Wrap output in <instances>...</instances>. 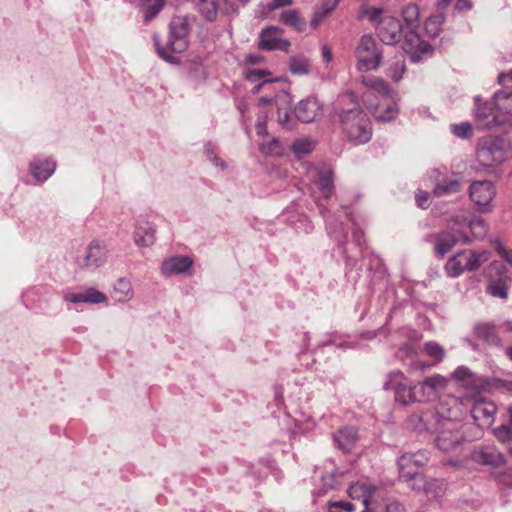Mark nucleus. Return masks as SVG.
Returning <instances> with one entry per match:
<instances>
[{
  "instance_id": "37998d69",
  "label": "nucleus",
  "mask_w": 512,
  "mask_h": 512,
  "mask_svg": "<svg viewBox=\"0 0 512 512\" xmlns=\"http://www.w3.org/2000/svg\"><path fill=\"white\" fill-rule=\"evenodd\" d=\"M399 477H411L413 472H417L413 465L412 453H404L398 459Z\"/></svg>"
},
{
  "instance_id": "4d7b16f0",
  "label": "nucleus",
  "mask_w": 512,
  "mask_h": 512,
  "mask_svg": "<svg viewBox=\"0 0 512 512\" xmlns=\"http://www.w3.org/2000/svg\"><path fill=\"white\" fill-rule=\"evenodd\" d=\"M270 73L261 69H252L246 73V79L250 82H257L262 80L265 76Z\"/></svg>"
},
{
  "instance_id": "864d4df0",
  "label": "nucleus",
  "mask_w": 512,
  "mask_h": 512,
  "mask_svg": "<svg viewBox=\"0 0 512 512\" xmlns=\"http://www.w3.org/2000/svg\"><path fill=\"white\" fill-rule=\"evenodd\" d=\"M340 476L337 470L332 471L330 474L322 476L321 481L323 483V486L325 488V491L334 489L338 485L337 478Z\"/></svg>"
},
{
  "instance_id": "9b49d317",
  "label": "nucleus",
  "mask_w": 512,
  "mask_h": 512,
  "mask_svg": "<svg viewBox=\"0 0 512 512\" xmlns=\"http://www.w3.org/2000/svg\"><path fill=\"white\" fill-rule=\"evenodd\" d=\"M402 17L406 24L405 41L410 49L417 46H422L421 50L424 52L428 48V44L420 41L417 29L420 25L419 8L416 4L411 3L404 7Z\"/></svg>"
},
{
  "instance_id": "473e14b6",
  "label": "nucleus",
  "mask_w": 512,
  "mask_h": 512,
  "mask_svg": "<svg viewBox=\"0 0 512 512\" xmlns=\"http://www.w3.org/2000/svg\"><path fill=\"white\" fill-rule=\"evenodd\" d=\"M317 185L322 192L323 196L327 199L332 195L334 187L333 171L329 167H323L318 170Z\"/></svg>"
},
{
  "instance_id": "338daca9",
  "label": "nucleus",
  "mask_w": 512,
  "mask_h": 512,
  "mask_svg": "<svg viewBox=\"0 0 512 512\" xmlns=\"http://www.w3.org/2000/svg\"><path fill=\"white\" fill-rule=\"evenodd\" d=\"M353 241L359 248H362L364 244V233L359 229H355L353 231Z\"/></svg>"
},
{
  "instance_id": "423d86ee",
  "label": "nucleus",
  "mask_w": 512,
  "mask_h": 512,
  "mask_svg": "<svg viewBox=\"0 0 512 512\" xmlns=\"http://www.w3.org/2000/svg\"><path fill=\"white\" fill-rule=\"evenodd\" d=\"M473 116L477 126L481 129H494L501 127L494 95L491 99L484 100L481 96L474 97Z\"/></svg>"
},
{
  "instance_id": "a18cd8bd",
  "label": "nucleus",
  "mask_w": 512,
  "mask_h": 512,
  "mask_svg": "<svg viewBox=\"0 0 512 512\" xmlns=\"http://www.w3.org/2000/svg\"><path fill=\"white\" fill-rule=\"evenodd\" d=\"M424 351L429 357L437 360L438 362L442 361L445 357L444 348L434 341L426 342L424 344Z\"/></svg>"
},
{
  "instance_id": "a211bd4d",
  "label": "nucleus",
  "mask_w": 512,
  "mask_h": 512,
  "mask_svg": "<svg viewBox=\"0 0 512 512\" xmlns=\"http://www.w3.org/2000/svg\"><path fill=\"white\" fill-rule=\"evenodd\" d=\"M295 118L303 123H311L322 114V104L315 96H309L297 103L293 109Z\"/></svg>"
},
{
  "instance_id": "5701e85b",
  "label": "nucleus",
  "mask_w": 512,
  "mask_h": 512,
  "mask_svg": "<svg viewBox=\"0 0 512 512\" xmlns=\"http://www.w3.org/2000/svg\"><path fill=\"white\" fill-rule=\"evenodd\" d=\"M495 194V187L489 180L476 181L470 186V198L478 206H488Z\"/></svg>"
},
{
  "instance_id": "72a5a7b5",
  "label": "nucleus",
  "mask_w": 512,
  "mask_h": 512,
  "mask_svg": "<svg viewBox=\"0 0 512 512\" xmlns=\"http://www.w3.org/2000/svg\"><path fill=\"white\" fill-rule=\"evenodd\" d=\"M462 190L461 182L454 179H443L436 183L433 193L437 197L458 193Z\"/></svg>"
},
{
  "instance_id": "e433bc0d",
  "label": "nucleus",
  "mask_w": 512,
  "mask_h": 512,
  "mask_svg": "<svg viewBox=\"0 0 512 512\" xmlns=\"http://www.w3.org/2000/svg\"><path fill=\"white\" fill-rule=\"evenodd\" d=\"M133 297L132 285L129 280L120 278L114 285L113 298L118 302H126Z\"/></svg>"
},
{
  "instance_id": "2eb2a0df",
  "label": "nucleus",
  "mask_w": 512,
  "mask_h": 512,
  "mask_svg": "<svg viewBox=\"0 0 512 512\" xmlns=\"http://www.w3.org/2000/svg\"><path fill=\"white\" fill-rule=\"evenodd\" d=\"M496 411L497 407L492 401L478 398L472 404L471 415L476 425L483 429L492 426L495 421Z\"/></svg>"
},
{
  "instance_id": "58836bf2",
  "label": "nucleus",
  "mask_w": 512,
  "mask_h": 512,
  "mask_svg": "<svg viewBox=\"0 0 512 512\" xmlns=\"http://www.w3.org/2000/svg\"><path fill=\"white\" fill-rule=\"evenodd\" d=\"M444 10L438 8V13L431 15L425 22V31L428 36L437 37L441 31V25L445 21Z\"/></svg>"
},
{
  "instance_id": "f3484780",
  "label": "nucleus",
  "mask_w": 512,
  "mask_h": 512,
  "mask_svg": "<svg viewBox=\"0 0 512 512\" xmlns=\"http://www.w3.org/2000/svg\"><path fill=\"white\" fill-rule=\"evenodd\" d=\"M198 11L207 21H215L219 12L224 14L236 13V6L229 0H198Z\"/></svg>"
},
{
  "instance_id": "f704fd0d",
  "label": "nucleus",
  "mask_w": 512,
  "mask_h": 512,
  "mask_svg": "<svg viewBox=\"0 0 512 512\" xmlns=\"http://www.w3.org/2000/svg\"><path fill=\"white\" fill-rule=\"evenodd\" d=\"M361 83L384 97H390L392 89L384 80L374 76H362Z\"/></svg>"
},
{
  "instance_id": "393cba45",
  "label": "nucleus",
  "mask_w": 512,
  "mask_h": 512,
  "mask_svg": "<svg viewBox=\"0 0 512 512\" xmlns=\"http://www.w3.org/2000/svg\"><path fill=\"white\" fill-rule=\"evenodd\" d=\"M493 95L501 125H512V91L499 90Z\"/></svg>"
},
{
  "instance_id": "c03bdc74",
  "label": "nucleus",
  "mask_w": 512,
  "mask_h": 512,
  "mask_svg": "<svg viewBox=\"0 0 512 512\" xmlns=\"http://www.w3.org/2000/svg\"><path fill=\"white\" fill-rule=\"evenodd\" d=\"M405 71V61L399 58L389 65L387 74L393 81L398 82L402 79Z\"/></svg>"
},
{
  "instance_id": "052dcab7",
  "label": "nucleus",
  "mask_w": 512,
  "mask_h": 512,
  "mask_svg": "<svg viewBox=\"0 0 512 512\" xmlns=\"http://www.w3.org/2000/svg\"><path fill=\"white\" fill-rule=\"evenodd\" d=\"M292 4V0H271L267 4V9L269 11H273L282 7L290 6Z\"/></svg>"
},
{
  "instance_id": "0e129e2a",
  "label": "nucleus",
  "mask_w": 512,
  "mask_h": 512,
  "mask_svg": "<svg viewBox=\"0 0 512 512\" xmlns=\"http://www.w3.org/2000/svg\"><path fill=\"white\" fill-rule=\"evenodd\" d=\"M273 83H274V80L264 79L259 84H256L252 88V93L258 94L261 91V89L271 87L273 85Z\"/></svg>"
},
{
  "instance_id": "aec40b11",
  "label": "nucleus",
  "mask_w": 512,
  "mask_h": 512,
  "mask_svg": "<svg viewBox=\"0 0 512 512\" xmlns=\"http://www.w3.org/2000/svg\"><path fill=\"white\" fill-rule=\"evenodd\" d=\"M473 336L490 347L503 348V339L493 322H478L473 326Z\"/></svg>"
},
{
  "instance_id": "3c124183",
  "label": "nucleus",
  "mask_w": 512,
  "mask_h": 512,
  "mask_svg": "<svg viewBox=\"0 0 512 512\" xmlns=\"http://www.w3.org/2000/svg\"><path fill=\"white\" fill-rule=\"evenodd\" d=\"M312 149V144L306 139H298L292 144V151L300 156L308 154Z\"/></svg>"
},
{
  "instance_id": "13d9d810",
  "label": "nucleus",
  "mask_w": 512,
  "mask_h": 512,
  "mask_svg": "<svg viewBox=\"0 0 512 512\" xmlns=\"http://www.w3.org/2000/svg\"><path fill=\"white\" fill-rule=\"evenodd\" d=\"M338 4L335 1L330 2L329 0H324L319 10L320 19H324L327 15H329Z\"/></svg>"
},
{
  "instance_id": "79ce46f5",
  "label": "nucleus",
  "mask_w": 512,
  "mask_h": 512,
  "mask_svg": "<svg viewBox=\"0 0 512 512\" xmlns=\"http://www.w3.org/2000/svg\"><path fill=\"white\" fill-rule=\"evenodd\" d=\"M319 209L321 211L322 216L325 219L328 233L330 235H332L337 240L339 245H342L346 241L347 233L345 231H342L341 233H337L335 230V225H334L333 219L329 215L328 209L322 205H319Z\"/></svg>"
},
{
  "instance_id": "7ed1b4c3",
  "label": "nucleus",
  "mask_w": 512,
  "mask_h": 512,
  "mask_svg": "<svg viewBox=\"0 0 512 512\" xmlns=\"http://www.w3.org/2000/svg\"><path fill=\"white\" fill-rule=\"evenodd\" d=\"M491 257L488 250H462L451 256L445 264V271L449 277H459L464 272L478 270Z\"/></svg>"
},
{
  "instance_id": "c85d7f7f",
  "label": "nucleus",
  "mask_w": 512,
  "mask_h": 512,
  "mask_svg": "<svg viewBox=\"0 0 512 512\" xmlns=\"http://www.w3.org/2000/svg\"><path fill=\"white\" fill-rule=\"evenodd\" d=\"M333 439L339 449L349 452L358 441V432L354 427H344L334 434Z\"/></svg>"
},
{
  "instance_id": "1a4fd4ad",
  "label": "nucleus",
  "mask_w": 512,
  "mask_h": 512,
  "mask_svg": "<svg viewBox=\"0 0 512 512\" xmlns=\"http://www.w3.org/2000/svg\"><path fill=\"white\" fill-rule=\"evenodd\" d=\"M435 420H438L439 425H448L447 422L456 423L463 416V403L458 397L449 396L431 408Z\"/></svg>"
},
{
  "instance_id": "ddd939ff",
  "label": "nucleus",
  "mask_w": 512,
  "mask_h": 512,
  "mask_svg": "<svg viewBox=\"0 0 512 512\" xmlns=\"http://www.w3.org/2000/svg\"><path fill=\"white\" fill-rule=\"evenodd\" d=\"M448 379L440 374L427 376L417 384L420 402L435 400L448 387Z\"/></svg>"
},
{
  "instance_id": "4be33fe9",
  "label": "nucleus",
  "mask_w": 512,
  "mask_h": 512,
  "mask_svg": "<svg viewBox=\"0 0 512 512\" xmlns=\"http://www.w3.org/2000/svg\"><path fill=\"white\" fill-rule=\"evenodd\" d=\"M451 377L456 383L471 390L482 389L486 384V381L482 376L476 374L464 365L458 366L452 372Z\"/></svg>"
},
{
  "instance_id": "dca6fc26",
  "label": "nucleus",
  "mask_w": 512,
  "mask_h": 512,
  "mask_svg": "<svg viewBox=\"0 0 512 512\" xmlns=\"http://www.w3.org/2000/svg\"><path fill=\"white\" fill-rule=\"evenodd\" d=\"M283 30L277 26L264 28L260 33L259 48L265 51L280 50L287 52L291 46L287 39L281 37Z\"/></svg>"
},
{
  "instance_id": "774afa93",
  "label": "nucleus",
  "mask_w": 512,
  "mask_h": 512,
  "mask_svg": "<svg viewBox=\"0 0 512 512\" xmlns=\"http://www.w3.org/2000/svg\"><path fill=\"white\" fill-rule=\"evenodd\" d=\"M386 512H404V507L399 502H391L386 506Z\"/></svg>"
},
{
  "instance_id": "bb28decb",
  "label": "nucleus",
  "mask_w": 512,
  "mask_h": 512,
  "mask_svg": "<svg viewBox=\"0 0 512 512\" xmlns=\"http://www.w3.org/2000/svg\"><path fill=\"white\" fill-rule=\"evenodd\" d=\"M376 489L377 487L368 480H360L351 484L347 491L352 499H360L362 501V504L365 506V510L362 512H370L368 510L369 501L376 492Z\"/></svg>"
},
{
  "instance_id": "e2e57ef3",
  "label": "nucleus",
  "mask_w": 512,
  "mask_h": 512,
  "mask_svg": "<svg viewBox=\"0 0 512 512\" xmlns=\"http://www.w3.org/2000/svg\"><path fill=\"white\" fill-rule=\"evenodd\" d=\"M491 244L493 245L494 249L497 251V253L500 256L507 255V249L503 246V244L499 238L492 239Z\"/></svg>"
},
{
  "instance_id": "39448f33",
  "label": "nucleus",
  "mask_w": 512,
  "mask_h": 512,
  "mask_svg": "<svg viewBox=\"0 0 512 512\" xmlns=\"http://www.w3.org/2000/svg\"><path fill=\"white\" fill-rule=\"evenodd\" d=\"M358 71L377 69L382 61V50L371 34L361 36L355 49Z\"/></svg>"
},
{
  "instance_id": "2f4dec72",
  "label": "nucleus",
  "mask_w": 512,
  "mask_h": 512,
  "mask_svg": "<svg viewBox=\"0 0 512 512\" xmlns=\"http://www.w3.org/2000/svg\"><path fill=\"white\" fill-rule=\"evenodd\" d=\"M134 242L140 247H149L155 242V230L149 223L139 224L134 231Z\"/></svg>"
},
{
  "instance_id": "bf43d9fd",
  "label": "nucleus",
  "mask_w": 512,
  "mask_h": 512,
  "mask_svg": "<svg viewBox=\"0 0 512 512\" xmlns=\"http://www.w3.org/2000/svg\"><path fill=\"white\" fill-rule=\"evenodd\" d=\"M328 504L329 507H334L337 510L342 509L346 512H353L355 510V506L348 501H331Z\"/></svg>"
},
{
  "instance_id": "ea45409f",
  "label": "nucleus",
  "mask_w": 512,
  "mask_h": 512,
  "mask_svg": "<svg viewBox=\"0 0 512 512\" xmlns=\"http://www.w3.org/2000/svg\"><path fill=\"white\" fill-rule=\"evenodd\" d=\"M374 117L380 121H391L398 115V109L394 103H382L375 107Z\"/></svg>"
},
{
  "instance_id": "20e7f679",
  "label": "nucleus",
  "mask_w": 512,
  "mask_h": 512,
  "mask_svg": "<svg viewBox=\"0 0 512 512\" xmlns=\"http://www.w3.org/2000/svg\"><path fill=\"white\" fill-rule=\"evenodd\" d=\"M510 150L511 142L506 137L487 136L479 143L476 156L481 165L491 167L506 160Z\"/></svg>"
},
{
  "instance_id": "b1692460",
  "label": "nucleus",
  "mask_w": 512,
  "mask_h": 512,
  "mask_svg": "<svg viewBox=\"0 0 512 512\" xmlns=\"http://www.w3.org/2000/svg\"><path fill=\"white\" fill-rule=\"evenodd\" d=\"M438 420H435L431 408L413 413L407 420L409 428L418 432H430L437 430Z\"/></svg>"
},
{
  "instance_id": "680f3d73",
  "label": "nucleus",
  "mask_w": 512,
  "mask_h": 512,
  "mask_svg": "<svg viewBox=\"0 0 512 512\" xmlns=\"http://www.w3.org/2000/svg\"><path fill=\"white\" fill-rule=\"evenodd\" d=\"M429 202V194L427 192H419L416 195V203L420 208H427Z\"/></svg>"
},
{
  "instance_id": "f257e3e1",
  "label": "nucleus",
  "mask_w": 512,
  "mask_h": 512,
  "mask_svg": "<svg viewBox=\"0 0 512 512\" xmlns=\"http://www.w3.org/2000/svg\"><path fill=\"white\" fill-rule=\"evenodd\" d=\"M188 22L183 17H175L170 22V34L165 45L160 43L159 36L153 35L157 54L166 62L176 64L178 59L173 54H180L188 47Z\"/></svg>"
},
{
  "instance_id": "49530a36",
  "label": "nucleus",
  "mask_w": 512,
  "mask_h": 512,
  "mask_svg": "<svg viewBox=\"0 0 512 512\" xmlns=\"http://www.w3.org/2000/svg\"><path fill=\"white\" fill-rule=\"evenodd\" d=\"M450 128L451 132L458 138L468 139L472 136V126L469 122L452 124Z\"/></svg>"
},
{
  "instance_id": "cd10ccee",
  "label": "nucleus",
  "mask_w": 512,
  "mask_h": 512,
  "mask_svg": "<svg viewBox=\"0 0 512 512\" xmlns=\"http://www.w3.org/2000/svg\"><path fill=\"white\" fill-rule=\"evenodd\" d=\"M64 300L70 303H88V304H100L107 300L104 293L98 291L95 288L86 289L83 292L78 293H67L64 295Z\"/></svg>"
},
{
  "instance_id": "de8ad7c7",
  "label": "nucleus",
  "mask_w": 512,
  "mask_h": 512,
  "mask_svg": "<svg viewBox=\"0 0 512 512\" xmlns=\"http://www.w3.org/2000/svg\"><path fill=\"white\" fill-rule=\"evenodd\" d=\"M204 152L209 161H211L215 166L221 167L222 169L226 168V163L223 162L215 153V146L212 142H207L204 146Z\"/></svg>"
},
{
  "instance_id": "603ef678",
  "label": "nucleus",
  "mask_w": 512,
  "mask_h": 512,
  "mask_svg": "<svg viewBox=\"0 0 512 512\" xmlns=\"http://www.w3.org/2000/svg\"><path fill=\"white\" fill-rule=\"evenodd\" d=\"M166 0H156L153 5H149L144 13V21L149 22L152 20L163 8Z\"/></svg>"
},
{
  "instance_id": "f8f14e48",
  "label": "nucleus",
  "mask_w": 512,
  "mask_h": 512,
  "mask_svg": "<svg viewBox=\"0 0 512 512\" xmlns=\"http://www.w3.org/2000/svg\"><path fill=\"white\" fill-rule=\"evenodd\" d=\"M377 35L380 40L387 44L393 45L398 43L406 33L401 21L393 16L382 17L376 27Z\"/></svg>"
},
{
  "instance_id": "6e6d98bb",
  "label": "nucleus",
  "mask_w": 512,
  "mask_h": 512,
  "mask_svg": "<svg viewBox=\"0 0 512 512\" xmlns=\"http://www.w3.org/2000/svg\"><path fill=\"white\" fill-rule=\"evenodd\" d=\"M383 12L382 8L378 7H367L364 10V14L369 18V20L373 23H378L379 20L382 18L381 14Z\"/></svg>"
},
{
  "instance_id": "69168bd1",
  "label": "nucleus",
  "mask_w": 512,
  "mask_h": 512,
  "mask_svg": "<svg viewBox=\"0 0 512 512\" xmlns=\"http://www.w3.org/2000/svg\"><path fill=\"white\" fill-rule=\"evenodd\" d=\"M281 150L280 141L277 138H273L269 143L267 151L272 154H279Z\"/></svg>"
},
{
  "instance_id": "c9c22d12",
  "label": "nucleus",
  "mask_w": 512,
  "mask_h": 512,
  "mask_svg": "<svg viewBox=\"0 0 512 512\" xmlns=\"http://www.w3.org/2000/svg\"><path fill=\"white\" fill-rule=\"evenodd\" d=\"M280 20L283 24L292 27L298 32L304 31L306 21L302 18L297 10H286L280 14Z\"/></svg>"
},
{
  "instance_id": "5fc2aeb1",
  "label": "nucleus",
  "mask_w": 512,
  "mask_h": 512,
  "mask_svg": "<svg viewBox=\"0 0 512 512\" xmlns=\"http://www.w3.org/2000/svg\"><path fill=\"white\" fill-rule=\"evenodd\" d=\"M413 455V465L415 466L414 469H418L420 467L425 466L429 462V452L426 450H419L415 453H412Z\"/></svg>"
},
{
  "instance_id": "4468645a",
  "label": "nucleus",
  "mask_w": 512,
  "mask_h": 512,
  "mask_svg": "<svg viewBox=\"0 0 512 512\" xmlns=\"http://www.w3.org/2000/svg\"><path fill=\"white\" fill-rule=\"evenodd\" d=\"M107 257L108 249L106 244L99 239H93L87 245L79 266L82 269L94 270L101 267L106 262Z\"/></svg>"
},
{
  "instance_id": "9d476101",
  "label": "nucleus",
  "mask_w": 512,
  "mask_h": 512,
  "mask_svg": "<svg viewBox=\"0 0 512 512\" xmlns=\"http://www.w3.org/2000/svg\"><path fill=\"white\" fill-rule=\"evenodd\" d=\"M455 226H458L457 232L460 235L463 244H469L473 239L484 238L488 232V226L480 217H474L470 220L456 216L452 219Z\"/></svg>"
},
{
  "instance_id": "09e8293b",
  "label": "nucleus",
  "mask_w": 512,
  "mask_h": 512,
  "mask_svg": "<svg viewBox=\"0 0 512 512\" xmlns=\"http://www.w3.org/2000/svg\"><path fill=\"white\" fill-rule=\"evenodd\" d=\"M494 436L502 443L512 440V424L501 425L494 429Z\"/></svg>"
},
{
  "instance_id": "412c9836",
  "label": "nucleus",
  "mask_w": 512,
  "mask_h": 512,
  "mask_svg": "<svg viewBox=\"0 0 512 512\" xmlns=\"http://www.w3.org/2000/svg\"><path fill=\"white\" fill-rule=\"evenodd\" d=\"M470 458L481 465L499 467L505 464L503 454L494 446L476 447L470 454Z\"/></svg>"
},
{
  "instance_id": "8fccbe9b",
  "label": "nucleus",
  "mask_w": 512,
  "mask_h": 512,
  "mask_svg": "<svg viewBox=\"0 0 512 512\" xmlns=\"http://www.w3.org/2000/svg\"><path fill=\"white\" fill-rule=\"evenodd\" d=\"M278 122L282 128L293 130L296 127V121L293 119L288 110H278Z\"/></svg>"
},
{
  "instance_id": "a19ab883",
  "label": "nucleus",
  "mask_w": 512,
  "mask_h": 512,
  "mask_svg": "<svg viewBox=\"0 0 512 512\" xmlns=\"http://www.w3.org/2000/svg\"><path fill=\"white\" fill-rule=\"evenodd\" d=\"M486 293L497 298L506 299L508 296V287L506 281L501 277L490 279L486 287Z\"/></svg>"
},
{
  "instance_id": "f03ea898",
  "label": "nucleus",
  "mask_w": 512,
  "mask_h": 512,
  "mask_svg": "<svg viewBox=\"0 0 512 512\" xmlns=\"http://www.w3.org/2000/svg\"><path fill=\"white\" fill-rule=\"evenodd\" d=\"M339 118L343 130L351 142L355 144H365L371 139V122L358 105L342 111Z\"/></svg>"
},
{
  "instance_id": "7c9ffc66",
  "label": "nucleus",
  "mask_w": 512,
  "mask_h": 512,
  "mask_svg": "<svg viewBox=\"0 0 512 512\" xmlns=\"http://www.w3.org/2000/svg\"><path fill=\"white\" fill-rule=\"evenodd\" d=\"M412 474L413 475L411 477H400V480L406 482L414 491H432V486H437L439 489L442 488L439 479H427L418 471L413 472Z\"/></svg>"
},
{
  "instance_id": "4c0bfd02",
  "label": "nucleus",
  "mask_w": 512,
  "mask_h": 512,
  "mask_svg": "<svg viewBox=\"0 0 512 512\" xmlns=\"http://www.w3.org/2000/svg\"><path fill=\"white\" fill-rule=\"evenodd\" d=\"M310 67V61L302 55L291 57L288 64L289 71L297 76L308 75Z\"/></svg>"
},
{
  "instance_id": "6ab92c4d",
  "label": "nucleus",
  "mask_w": 512,
  "mask_h": 512,
  "mask_svg": "<svg viewBox=\"0 0 512 512\" xmlns=\"http://www.w3.org/2000/svg\"><path fill=\"white\" fill-rule=\"evenodd\" d=\"M428 240L434 245L436 255L443 257L450 252L458 241H461L457 229L442 230L429 235Z\"/></svg>"
},
{
  "instance_id": "0eeeda50",
  "label": "nucleus",
  "mask_w": 512,
  "mask_h": 512,
  "mask_svg": "<svg viewBox=\"0 0 512 512\" xmlns=\"http://www.w3.org/2000/svg\"><path fill=\"white\" fill-rule=\"evenodd\" d=\"M404 375L400 371H393L388 374L383 388L392 390L395 394V400L403 405L413 402H420L419 393H417V385L408 386L404 382Z\"/></svg>"
},
{
  "instance_id": "c756f323",
  "label": "nucleus",
  "mask_w": 512,
  "mask_h": 512,
  "mask_svg": "<svg viewBox=\"0 0 512 512\" xmlns=\"http://www.w3.org/2000/svg\"><path fill=\"white\" fill-rule=\"evenodd\" d=\"M56 169V162L52 159H34L30 163V172L38 182H45Z\"/></svg>"
},
{
  "instance_id": "6e6552de",
  "label": "nucleus",
  "mask_w": 512,
  "mask_h": 512,
  "mask_svg": "<svg viewBox=\"0 0 512 512\" xmlns=\"http://www.w3.org/2000/svg\"><path fill=\"white\" fill-rule=\"evenodd\" d=\"M448 425H439L436 433L435 444L439 450L445 453L456 452L460 449L464 440L463 432H461L456 423L447 422Z\"/></svg>"
},
{
  "instance_id": "a878e982",
  "label": "nucleus",
  "mask_w": 512,
  "mask_h": 512,
  "mask_svg": "<svg viewBox=\"0 0 512 512\" xmlns=\"http://www.w3.org/2000/svg\"><path fill=\"white\" fill-rule=\"evenodd\" d=\"M192 265L193 259L189 256H172L163 261L161 265V273L166 277L184 274L192 267Z\"/></svg>"
}]
</instances>
